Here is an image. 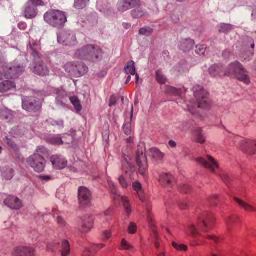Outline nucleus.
I'll use <instances>...</instances> for the list:
<instances>
[{
  "label": "nucleus",
  "mask_w": 256,
  "mask_h": 256,
  "mask_svg": "<svg viewBox=\"0 0 256 256\" xmlns=\"http://www.w3.org/2000/svg\"><path fill=\"white\" fill-rule=\"evenodd\" d=\"M218 31L220 32L226 33L232 29V26L228 24H222L218 26Z\"/></svg>",
  "instance_id": "49530a36"
},
{
  "label": "nucleus",
  "mask_w": 256,
  "mask_h": 256,
  "mask_svg": "<svg viewBox=\"0 0 256 256\" xmlns=\"http://www.w3.org/2000/svg\"><path fill=\"white\" fill-rule=\"evenodd\" d=\"M88 72V66L83 62H76V78L80 77L86 74Z\"/></svg>",
  "instance_id": "c85d7f7f"
},
{
  "label": "nucleus",
  "mask_w": 256,
  "mask_h": 256,
  "mask_svg": "<svg viewBox=\"0 0 256 256\" xmlns=\"http://www.w3.org/2000/svg\"><path fill=\"white\" fill-rule=\"evenodd\" d=\"M234 200L239 205V206H240L246 212H256V206L250 205L244 200L237 198H234Z\"/></svg>",
  "instance_id": "a878e982"
},
{
  "label": "nucleus",
  "mask_w": 256,
  "mask_h": 256,
  "mask_svg": "<svg viewBox=\"0 0 256 256\" xmlns=\"http://www.w3.org/2000/svg\"><path fill=\"white\" fill-rule=\"evenodd\" d=\"M38 14L37 6L30 4V2L26 4L24 10V16L27 19L35 18Z\"/></svg>",
  "instance_id": "aec40b11"
},
{
  "label": "nucleus",
  "mask_w": 256,
  "mask_h": 256,
  "mask_svg": "<svg viewBox=\"0 0 256 256\" xmlns=\"http://www.w3.org/2000/svg\"><path fill=\"white\" fill-rule=\"evenodd\" d=\"M136 162L138 166V172L145 177L148 170L147 158L145 154V150L138 148L136 153Z\"/></svg>",
  "instance_id": "6e6552de"
},
{
  "label": "nucleus",
  "mask_w": 256,
  "mask_h": 256,
  "mask_svg": "<svg viewBox=\"0 0 256 256\" xmlns=\"http://www.w3.org/2000/svg\"><path fill=\"white\" fill-rule=\"evenodd\" d=\"M140 4V0H120L118 8L120 12H124L132 8L139 7Z\"/></svg>",
  "instance_id": "2eb2a0df"
},
{
  "label": "nucleus",
  "mask_w": 256,
  "mask_h": 256,
  "mask_svg": "<svg viewBox=\"0 0 256 256\" xmlns=\"http://www.w3.org/2000/svg\"><path fill=\"white\" fill-rule=\"evenodd\" d=\"M159 182L164 188H172L175 183L174 178L170 174L162 173L159 176Z\"/></svg>",
  "instance_id": "dca6fc26"
},
{
  "label": "nucleus",
  "mask_w": 256,
  "mask_h": 256,
  "mask_svg": "<svg viewBox=\"0 0 256 256\" xmlns=\"http://www.w3.org/2000/svg\"><path fill=\"white\" fill-rule=\"evenodd\" d=\"M44 20L50 24L59 27L62 26L66 21L65 14L58 10H50L44 16Z\"/></svg>",
  "instance_id": "39448f33"
},
{
  "label": "nucleus",
  "mask_w": 256,
  "mask_h": 256,
  "mask_svg": "<svg viewBox=\"0 0 256 256\" xmlns=\"http://www.w3.org/2000/svg\"><path fill=\"white\" fill-rule=\"evenodd\" d=\"M202 237L206 239L214 241L215 243H219L221 240H222V238L216 236L214 235L206 234L202 236Z\"/></svg>",
  "instance_id": "3c124183"
},
{
  "label": "nucleus",
  "mask_w": 256,
  "mask_h": 256,
  "mask_svg": "<svg viewBox=\"0 0 256 256\" xmlns=\"http://www.w3.org/2000/svg\"><path fill=\"white\" fill-rule=\"evenodd\" d=\"M58 42L66 46H74L77 44L75 34L72 32H62L58 36Z\"/></svg>",
  "instance_id": "9b49d317"
},
{
  "label": "nucleus",
  "mask_w": 256,
  "mask_h": 256,
  "mask_svg": "<svg viewBox=\"0 0 256 256\" xmlns=\"http://www.w3.org/2000/svg\"><path fill=\"white\" fill-rule=\"evenodd\" d=\"M209 73L213 77L228 76V68L224 69L220 64H214L210 66L208 70Z\"/></svg>",
  "instance_id": "a211bd4d"
},
{
  "label": "nucleus",
  "mask_w": 256,
  "mask_h": 256,
  "mask_svg": "<svg viewBox=\"0 0 256 256\" xmlns=\"http://www.w3.org/2000/svg\"><path fill=\"white\" fill-rule=\"evenodd\" d=\"M196 162L200 166H203L210 171L218 174L219 172V166L216 161L211 156H206L204 157H198Z\"/></svg>",
  "instance_id": "0eeeda50"
},
{
  "label": "nucleus",
  "mask_w": 256,
  "mask_h": 256,
  "mask_svg": "<svg viewBox=\"0 0 256 256\" xmlns=\"http://www.w3.org/2000/svg\"><path fill=\"white\" fill-rule=\"evenodd\" d=\"M60 243L52 242L47 244V250L48 251L56 252L60 247Z\"/></svg>",
  "instance_id": "09e8293b"
},
{
  "label": "nucleus",
  "mask_w": 256,
  "mask_h": 256,
  "mask_svg": "<svg viewBox=\"0 0 256 256\" xmlns=\"http://www.w3.org/2000/svg\"><path fill=\"white\" fill-rule=\"evenodd\" d=\"M14 171L10 168H7L6 171L4 172V176L7 180H10L14 176Z\"/></svg>",
  "instance_id": "8fccbe9b"
},
{
  "label": "nucleus",
  "mask_w": 256,
  "mask_h": 256,
  "mask_svg": "<svg viewBox=\"0 0 256 256\" xmlns=\"http://www.w3.org/2000/svg\"><path fill=\"white\" fill-rule=\"evenodd\" d=\"M194 42L191 39H186L184 40L180 46V48L184 52H189L192 49Z\"/></svg>",
  "instance_id": "c756f323"
},
{
  "label": "nucleus",
  "mask_w": 256,
  "mask_h": 256,
  "mask_svg": "<svg viewBox=\"0 0 256 256\" xmlns=\"http://www.w3.org/2000/svg\"><path fill=\"white\" fill-rule=\"evenodd\" d=\"M29 2L30 4L35 6H44V3L42 0H29Z\"/></svg>",
  "instance_id": "bf43d9fd"
},
{
  "label": "nucleus",
  "mask_w": 256,
  "mask_h": 256,
  "mask_svg": "<svg viewBox=\"0 0 256 256\" xmlns=\"http://www.w3.org/2000/svg\"><path fill=\"white\" fill-rule=\"evenodd\" d=\"M250 47L252 48V50L248 52V54H247L248 56H246V54H244V56H242V58L245 60H250L252 58V57L253 56V55H254V40H250Z\"/></svg>",
  "instance_id": "a18cd8bd"
},
{
  "label": "nucleus",
  "mask_w": 256,
  "mask_h": 256,
  "mask_svg": "<svg viewBox=\"0 0 256 256\" xmlns=\"http://www.w3.org/2000/svg\"><path fill=\"white\" fill-rule=\"evenodd\" d=\"M122 169L124 171H125L126 174H128L129 172L134 171V167L130 164L126 160H124L122 162Z\"/></svg>",
  "instance_id": "ea45409f"
},
{
  "label": "nucleus",
  "mask_w": 256,
  "mask_h": 256,
  "mask_svg": "<svg viewBox=\"0 0 256 256\" xmlns=\"http://www.w3.org/2000/svg\"><path fill=\"white\" fill-rule=\"evenodd\" d=\"M166 92L174 96H180L182 94V90L180 89H176L170 86H166Z\"/></svg>",
  "instance_id": "37998d69"
},
{
  "label": "nucleus",
  "mask_w": 256,
  "mask_h": 256,
  "mask_svg": "<svg viewBox=\"0 0 256 256\" xmlns=\"http://www.w3.org/2000/svg\"><path fill=\"white\" fill-rule=\"evenodd\" d=\"M102 54V50L99 46L88 44L76 50L75 56L80 60L94 62L101 58Z\"/></svg>",
  "instance_id": "f03ea898"
},
{
  "label": "nucleus",
  "mask_w": 256,
  "mask_h": 256,
  "mask_svg": "<svg viewBox=\"0 0 256 256\" xmlns=\"http://www.w3.org/2000/svg\"><path fill=\"white\" fill-rule=\"evenodd\" d=\"M93 219L92 217L84 216L79 222L80 230L82 232H88L93 226Z\"/></svg>",
  "instance_id": "6ab92c4d"
},
{
  "label": "nucleus",
  "mask_w": 256,
  "mask_h": 256,
  "mask_svg": "<svg viewBox=\"0 0 256 256\" xmlns=\"http://www.w3.org/2000/svg\"><path fill=\"white\" fill-rule=\"evenodd\" d=\"M172 246L177 250L186 251L188 248L186 245L183 244H179L174 242H172Z\"/></svg>",
  "instance_id": "603ef678"
},
{
  "label": "nucleus",
  "mask_w": 256,
  "mask_h": 256,
  "mask_svg": "<svg viewBox=\"0 0 256 256\" xmlns=\"http://www.w3.org/2000/svg\"><path fill=\"white\" fill-rule=\"evenodd\" d=\"M4 142L11 148L13 149L16 148V145L14 142L11 139L8 138V137H6L4 138Z\"/></svg>",
  "instance_id": "680f3d73"
},
{
  "label": "nucleus",
  "mask_w": 256,
  "mask_h": 256,
  "mask_svg": "<svg viewBox=\"0 0 256 256\" xmlns=\"http://www.w3.org/2000/svg\"><path fill=\"white\" fill-rule=\"evenodd\" d=\"M121 200L123 204L124 207L125 209L127 215L129 216L132 211L131 206L130 204L129 200L128 198L126 197H122L121 198Z\"/></svg>",
  "instance_id": "58836bf2"
},
{
  "label": "nucleus",
  "mask_w": 256,
  "mask_h": 256,
  "mask_svg": "<svg viewBox=\"0 0 256 256\" xmlns=\"http://www.w3.org/2000/svg\"><path fill=\"white\" fill-rule=\"evenodd\" d=\"M156 80L160 84H164L166 82V78L160 70H158L156 72Z\"/></svg>",
  "instance_id": "a19ab883"
},
{
  "label": "nucleus",
  "mask_w": 256,
  "mask_h": 256,
  "mask_svg": "<svg viewBox=\"0 0 256 256\" xmlns=\"http://www.w3.org/2000/svg\"><path fill=\"white\" fill-rule=\"evenodd\" d=\"M240 150L248 155L256 154V141L250 140H242L240 143Z\"/></svg>",
  "instance_id": "ddd939ff"
},
{
  "label": "nucleus",
  "mask_w": 256,
  "mask_h": 256,
  "mask_svg": "<svg viewBox=\"0 0 256 256\" xmlns=\"http://www.w3.org/2000/svg\"><path fill=\"white\" fill-rule=\"evenodd\" d=\"M50 162L56 169H62L67 166L68 162L61 155H54L50 158Z\"/></svg>",
  "instance_id": "412c9836"
},
{
  "label": "nucleus",
  "mask_w": 256,
  "mask_h": 256,
  "mask_svg": "<svg viewBox=\"0 0 256 256\" xmlns=\"http://www.w3.org/2000/svg\"><path fill=\"white\" fill-rule=\"evenodd\" d=\"M14 256H34V251L31 248H19L16 250Z\"/></svg>",
  "instance_id": "5701e85b"
},
{
  "label": "nucleus",
  "mask_w": 256,
  "mask_h": 256,
  "mask_svg": "<svg viewBox=\"0 0 256 256\" xmlns=\"http://www.w3.org/2000/svg\"><path fill=\"white\" fill-rule=\"evenodd\" d=\"M15 84L11 80H5L0 82V93L8 92L15 88Z\"/></svg>",
  "instance_id": "bb28decb"
},
{
  "label": "nucleus",
  "mask_w": 256,
  "mask_h": 256,
  "mask_svg": "<svg viewBox=\"0 0 256 256\" xmlns=\"http://www.w3.org/2000/svg\"><path fill=\"white\" fill-rule=\"evenodd\" d=\"M186 234L188 236H192L194 238H197L198 236H202L198 232L196 228L194 225H189L186 228Z\"/></svg>",
  "instance_id": "473e14b6"
},
{
  "label": "nucleus",
  "mask_w": 256,
  "mask_h": 256,
  "mask_svg": "<svg viewBox=\"0 0 256 256\" xmlns=\"http://www.w3.org/2000/svg\"><path fill=\"white\" fill-rule=\"evenodd\" d=\"M220 177L226 184L228 183L230 181V178L225 174H220Z\"/></svg>",
  "instance_id": "69168bd1"
},
{
  "label": "nucleus",
  "mask_w": 256,
  "mask_h": 256,
  "mask_svg": "<svg viewBox=\"0 0 256 256\" xmlns=\"http://www.w3.org/2000/svg\"><path fill=\"white\" fill-rule=\"evenodd\" d=\"M65 70L69 73L72 76L76 77V62H68L64 66Z\"/></svg>",
  "instance_id": "2f4dec72"
},
{
  "label": "nucleus",
  "mask_w": 256,
  "mask_h": 256,
  "mask_svg": "<svg viewBox=\"0 0 256 256\" xmlns=\"http://www.w3.org/2000/svg\"><path fill=\"white\" fill-rule=\"evenodd\" d=\"M124 71L126 74H130L132 75H136V82L137 83L138 82L139 76L136 73L134 62L133 61H130L126 64L124 68Z\"/></svg>",
  "instance_id": "cd10ccee"
},
{
  "label": "nucleus",
  "mask_w": 256,
  "mask_h": 256,
  "mask_svg": "<svg viewBox=\"0 0 256 256\" xmlns=\"http://www.w3.org/2000/svg\"><path fill=\"white\" fill-rule=\"evenodd\" d=\"M61 252L62 256H68L70 252V245L66 240H63L61 242Z\"/></svg>",
  "instance_id": "f704fd0d"
},
{
  "label": "nucleus",
  "mask_w": 256,
  "mask_h": 256,
  "mask_svg": "<svg viewBox=\"0 0 256 256\" xmlns=\"http://www.w3.org/2000/svg\"><path fill=\"white\" fill-rule=\"evenodd\" d=\"M218 197L216 196H214L210 199V203L212 206H216L217 204L216 201L218 200Z\"/></svg>",
  "instance_id": "774afa93"
},
{
  "label": "nucleus",
  "mask_w": 256,
  "mask_h": 256,
  "mask_svg": "<svg viewBox=\"0 0 256 256\" xmlns=\"http://www.w3.org/2000/svg\"><path fill=\"white\" fill-rule=\"evenodd\" d=\"M78 198L81 206H85L90 204L92 200V194L88 189L81 186L78 189Z\"/></svg>",
  "instance_id": "4468645a"
},
{
  "label": "nucleus",
  "mask_w": 256,
  "mask_h": 256,
  "mask_svg": "<svg viewBox=\"0 0 256 256\" xmlns=\"http://www.w3.org/2000/svg\"><path fill=\"white\" fill-rule=\"evenodd\" d=\"M206 50V46L203 44H200L196 46V52L199 55L204 54Z\"/></svg>",
  "instance_id": "5fc2aeb1"
},
{
  "label": "nucleus",
  "mask_w": 256,
  "mask_h": 256,
  "mask_svg": "<svg viewBox=\"0 0 256 256\" xmlns=\"http://www.w3.org/2000/svg\"><path fill=\"white\" fill-rule=\"evenodd\" d=\"M194 96L198 102V107L204 109L209 108L210 100L208 98V94L204 90H200L194 92Z\"/></svg>",
  "instance_id": "9d476101"
},
{
  "label": "nucleus",
  "mask_w": 256,
  "mask_h": 256,
  "mask_svg": "<svg viewBox=\"0 0 256 256\" xmlns=\"http://www.w3.org/2000/svg\"><path fill=\"white\" fill-rule=\"evenodd\" d=\"M45 151L44 148H38L36 152L26 160L28 165L36 172H40L44 170L46 160L40 154H43Z\"/></svg>",
  "instance_id": "20e7f679"
},
{
  "label": "nucleus",
  "mask_w": 256,
  "mask_h": 256,
  "mask_svg": "<svg viewBox=\"0 0 256 256\" xmlns=\"http://www.w3.org/2000/svg\"><path fill=\"white\" fill-rule=\"evenodd\" d=\"M240 222L239 217L236 215L230 216L226 220L227 228L229 230H231L233 228L238 226Z\"/></svg>",
  "instance_id": "b1692460"
},
{
  "label": "nucleus",
  "mask_w": 256,
  "mask_h": 256,
  "mask_svg": "<svg viewBox=\"0 0 256 256\" xmlns=\"http://www.w3.org/2000/svg\"><path fill=\"white\" fill-rule=\"evenodd\" d=\"M132 188L136 192L137 196L140 200L142 202H144L146 201V195L144 192V190L142 188V184L139 182H134L132 184Z\"/></svg>",
  "instance_id": "393cba45"
},
{
  "label": "nucleus",
  "mask_w": 256,
  "mask_h": 256,
  "mask_svg": "<svg viewBox=\"0 0 256 256\" xmlns=\"http://www.w3.org/2000/svg\"><path fill=\"white\" fill-rule=\"evenodd\" d=\"M178 206L180 209L184 210L188 208V205L186 201H182L180 202Z\"/></svg>",
  "instance_id": "0e129e2a"
},
{
  "label": "nucleus",
  "mask_w": 256,
  "mask_h": 256,
  "mask_svg": "<svg viewBox=\"0 0 256 256\" xmlns=\"http://www.w3.org/2000/svg\"><path fill=\"white\" fill-rule=\"evenodd\" d=\"M119 182L121 186L124 188H128L129 184L126 181V178L124 177V176H120L119 178Z\"/></svg>",
  "instance_id": "13d9d810"
},
{
  "label": "nucleus",
  "mask_w": 256,
  "mask_h": 256,
  "mask_svg": "<svg viewBox=\"0 0 256 256\" xmlns=\"http://www.w3.org/2000/svg\"><path fill=\"white\" fill-rule=\"evenodd\" d=\"M116 102H117L116 98L114 96H111L110 98V100L109 106H112L116 105Z\"/></svg>",
  "instance_id": "338daca9"
},
{
  "label": "nucleus",
  "mask_w": 256,
  "mask_h": 256,
  "mask_svg": "<svg viewBox=\"0 0 256 256\" xmlns=\"http://www.w3.org/2000/svg\"><path fill=\"white\" fill-rule=\"evenodd\" d=\"M202 131L200 128H197L196 130H192V133L196 142L202 144L206 142V139L204 136L202 134Z\"/></svg>",
  "instance_id": "72a5a7b5"
},
{
  "label": "nucleus",
  "mask_w": 256,
  "mask_h": 256,
  "mask_svg": "<svg viewBox=\"0 0 256 256\" xmlns=\"http://www.w3.org/2000/svg\"><path fill=\"white\" fill-rule=\"evenodd\" d=\"M89 0H75V8L80 10L86 8L88 4Z\"/></svg>",
  "instance_id": "79ce46f5"
},
{
  "label": "nucleus",
  "mask_w": 256,
  "mask_h": 256,
  "mask_svg": "<svg viewBox=\"0 0 256 256\" xmlns=\"http://www.w3.org/2000/svg\"><path fill=\"white\" fill-rule=\"evenodd\" d=\"M4 203L10 208L14 210H20L22 206V200L14 196H9L4 200Z\"/></svg>",
  "instance_id": "4be33fe9"
},
{
  "label": "nucleus",
  "mask_w": 256,
  "mask_h": 256,
  "mask_svg": "<svg viewBox=\"0 0 256 256\" xmlns=\"http://www.w3.org/2000/svg\"><path fill=\"white\" fill-rule=\"evenodd\" d=\"M132 14L134 18H139L145 16L146 13L142 9L137 8L132 10Z\"/></svg>",
  "instance_id": "c03bdc74"
},
{
  "label": "nucleus",
  "mask_w": 256,
  "mask_h": 256,
  "mask_svg": "<svg viewBox=\"0 0 256 256\" xmlns=\"http://www.w3.org/2000/svg\"><path fill=\"white\" fill-rule=\"evenodd\" d=\"M118 250H133L134 247L125 238H122L118 247Z\"/></svg>",
  "instance_id": "e433bc0d"
},
{
  "label": "nucleus",
  "mask_w": 256,
  "mask_h": 256,
  "mask_svg": "<svg viewBox=\"0 0 256 256\" xmlns=\"http://www.w3.org/2000/svg\"><path fill=\"white\" fill-rule=\"evenodd\" d=\"M24 70L23 65L18 64H11L9 66H4L3 71L6 73V78H15L22 74Z\"/></svg>",
  "instance_id": "1a4fd4ad"
},
{
  "label": "nucleus",
  "mask_w": 256,
  "mask_h": 256,
  "mask_svg": "<svg viewBox=\"0 0 256 256\" xmlns=\"http://www.w3.org/2000/svg\"><path fill=\"white\" fill-rule=\"evenodd\" d=\"M23 108L30 112H36L39 110L41 108V102L36 100H25L22 102Z\"/></svg>",
  "instance_id": "f3484780"
},
{
  "label": "nucleus",
  "mask_w": 256,
  "mask_h": 256,
  "mask_svg": "<svg viewBox=\"0 0 256 256\" xmlns=\"http://www.w3.org/2000/svg\"><path fill=\"white\" fill-rule=\"evenodd\" d=\"M228 76L234 77L246 84L250 82L248 72L238 62L231 63L228 67Z\"/></svg>",
  "instance_id": "7ed1b4c3"
},
{
  "label": "nucleus",
  "mask_w": 256,
  "mask_h": 256,
  "mask_svg": "<svg viewBox=\"0 0 256 256\" xmlns=\"http://www.w3.org/2000/svg\"><path fill=\"white\" fill-rule=\"evenodd\" d=\"M70 100L73 106H74L75 109L78 112L81 111L82 110V106L80 104V102L78 98V97L76 96H71L70 98Z\"/></svg>",
  "instance_id": "4c0bfd02"
},
{
  "label": "nucleus",
  "mask_w": 256,
  "mask_h": 256,
  "mask_svg": "<svg viewBox=\"0 0 256 256\" xmlns=\"http://www.w3.org/2000/svg\"><path fill=\"white\" fill-rule=\"evenodd\" d=\"M123 130L125 134L130 135L131 133V124L130 123L125 124L123 127Z\"/></svg>",
  "instance_id": "e2e57ef3"
},
{
  "label": "nucleus",
  "mask_w": 256,
  "mask_h": 256,
  "mask_svg": "<svg viewBox=\"0 0 256 256\" xmlns=\"http://www.w3.org/2000/svg\"><path fill=\"white\" fill-rule=\"evenodd\" d=\"M215 218L212 212H206L199 217L197 225L203 232H208L212 228L215 223Z\"/></svg>",
  "instance_id": "423d86ee"
},
{
  "label": "nucleus",
  "mask_w": 256,
  "mask_h": 256,
  "mask_svg": "<svg viewBox=\"0 0 256 256\" xmlns=\"http://www.w3.org/2000/svg\"><path fill=\"white\" fill-rule=\"evenodd\" d=\"M46 141L53 145H60L64 143L60 136H54L46 138Z\"/></svg>",
  "instance_id": "c9c22d12"
},
{
  "label": "nucleus",
  "mask_w": 256,
  "mask_h": 256,
  "mask_svg": "<svg viewBox=\"0 0 256 256\" xmlns=\"http://www.w3.org/2000/svg\"><path fill=\"white\" fill-rule=\"evenodd\" d=\"M112 208H108L106 210L104 213V220L108 222L112 220Z\"/></svg>",
  "instance_id": "864d4df0"
},
{
  "label": "nucleus",
  "mask_w": 256,
  "mask_h": 256,
  "mask_svg": "<svg viewBox=\"0 0 256 256\" xmlns=\"http://www.w3.org/2000/svg\"><path fill=\"white\" fill-rule=\"evenodd\" d=\"M137 226L135 223L131 222L128 228V232L130 234H134L136 232Z\"/></svg>",
  "instance_id": "4d7b16f0"
},
{
  "label": "nucleus",
  "mask_w": 256,
  "mask_h": 256,
  "mask_svg": "<svg viewBox=\"0 0 256 256\" xmlns=\"http://www.w3.org/2000/svg\"><path fill=\"white\" fill-rule=\"evenodd\" d=\"M204 243V242L203 240H202L200 238H198V240L191 241L190 242V244L192 246H196L202 244Z\"/></svg>",
  "instance_id": "052dcab7"
},
{
  "label": "nucleus",
  "mask_w": 256,
  "mask_h": 256,
  "mask_svg": "<svg viewBox=\"0 0 256 256\" xmlns=\"http://www.w3.org/2000/svg\"><path fill=\"white\" fill-rule=\"evenodd\" d=\"M150 156H151L155 160L162 161L164 158V154L156 148H150Z\"/></svg>",
  "instance_id": "7c9ffc66"
},
{
  "label": "nucleus",
  "mask_w": 256,
  "mask_h": 256,
  "mask_svg": "<svg viewBox=\"0 0 256 256\" xmlns=\"http://www.w3.org/2000/svg\"><path fill=\"white\" fill-rule=\"evenodd\" d=\"M146 214H147V218L148 221L149 223V224L151 228V229L152 231V236L154 238L155 240L154 245L156 248H160V244L158 242V235L157 230L154 226V220L153 218V214L151 210V206L150 204H148L146 205Z\"/></svg>",
  "instance_id": "f8f14e48"
},
{
  "label": "nucleus",
  "mask_w": 256,
  "mask_h": 256,
  "mask_svg": "<svg viewBox=\"0 0 256 256\" xmlns=\"http://www.w3.org/2000/svg\"><path fill=\"white\" fill-rule=\"evenodd\" d=\"M153 32V29L149 26L142 28L139 30V34L141 35L149 36Z\"/></svg>",
  "instance_id": "de8ad7c7"
},
{
  "label": "nucleus",
  "mask_w": 256,
  "mask_h": 256,
  "mask_svg": "<svg viewBox=\"0 0 256 256\" xmlns=\"http://www.w3.org/2000/svg\"><path fill=\"white\" fill-rule=\"evenodd\" d=\"M30 47L32 51V55L34 60L31 66V70L37 75L40 76H46L49 74V70L46 65L42 60L40 54V44L35 41L30 42Z\"/></svg>",
  "instance_id": "f257e3e1"
},
{
  "label": "nucleus",
  "mask_w": 256,
  "mask_h": 256,
  "mask_svg": "<svg viewBox=\"0 0 256 256\" xmlns=\"http://www.w3.org/2000/svg\"><path fill=\"white\" fill-rule=\"evenodd\" d=\"M180 191L184 194H190L192 191V188L188 185L183 184L180 187Z\"/></svg>",
  "instance_id": "6e6d98bb"
}]
</instances>
